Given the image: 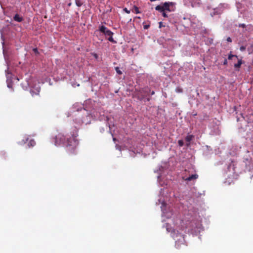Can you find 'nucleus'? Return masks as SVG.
Wrapping results in <instances>:
<instances>
[{"label": "nucleus", "instance_id": "f257e3e1", "mask_svg": "<svg viewBox=\"0 0 253 253\" xmlns=\"http://www.w3.org/2000/svg\"><path fill=\"white\" fill-rule=\"evenodd\" d=\"M53 139L55 145L63 144L66 146L67 150L70 154H76V149L79 142L74 133L67 136L62 133H59Z\"/></svg>", "mask_w": 253, "mask_h": 253}, {"label": "nucleus", "instance_id": "f03ea898", "mask_svg": "<svg viewBox=\"0 0 253 253\" xmlns=\"http://www.w3.org/2000/svg\"><path fill=\"white\" fill-rule=\"evenodd\" d=\"M176 3L173 2H165L161 5H158L155 7V10L159 12L164 11H168L169 12L174 11L175 10Z\"/></svg>", "mask_w": 253, "mask_h": 253}, {"label": "nucleus", "instance_id": "7ed1b4c3", "mask_svg": "<svg viewBox=\"0 0 253 253\" xmlns=\"http://www.w3.org/2000/svg\"><path fill=\"white\" fill-rule=\"evenodd\" d=\"M99 30L100 32L104 34L106 37H109L108 40L112 42L116 43V42L113 38V33L107 29L105 26L102 25L99 27Z\"/></svg>", "mask_w": 253, "mask_h": 253}, {"label": "nucleus", "instance_id": "20e7f679", "mask_svg": "<svg viewBox=\"0 0 253 253\" xmlns=\"http://www.w3.org/2000/svg\"><path fill=\"white\" fill-rule=\"evenodd\" d=\"M198 174H192L190 176H189L187 178H186L185 179V180L188 181H191V180H192L193 179H196L198 178Z\"/></svg>", "mask_w": 253, "mask_h": 253}, {"label": "nucleus", "instance_id": "39448f33", "mask_svg": "<svg viewBox=\"0 0 253 253\" xmlns=\"http://www.w3.org/2000/svg\"><path fill=\"white\" fill-rule=\"evenodd\" d=\"M13 19L15 21L21 22L23 21V18L22 17H20L19 14H16L13 17Z\"/></svg>", "mask_w": 253, "mask_h": 253}, {"label": "nucleus", "instance_id": "423d86ee", "mask_svg": "<svg viewBox=\"0 0 253 253\" xmlns=\"http://www.w3.org/2000/svg\"><path fill=\"white\" fill-rule=\"evenodd\" d=\"M242 64V60L241 59L239 60L238 63L234 64V67L236 69L237 71H239V69L240 68Z\"/></svg>", "mask_w": 253, "mask_h": 253}, {"label": "nucleus", "instance_id": "0eeeda50", "mask_svg": "<svg viewBox=\"0 0 253 253\" xmlns=\"http://www.w3.org/2000/svg\"><path fill=\"white\" fill-rule=\"evenodd\" d=\"M132 11L133 12L135 13L136 14H138V13H141L139 9V8L135 5L133 6V8L132 9Z\"/></svg>", "mask_w": 253, "mask_h": 253}, {"label": "nucleus", "instance_id": "6e6552de", "mask_svg": "<svg viewBox=\"0 0 253 253\" xmlns=\"http://www.w3.org/2000/svg\"><path fill=\"white\" fill-rule=\"evenodd\" d=\"M36 145V142L34 140L31 139L28 142L29 147H34Z\"/></svg>", "mask_w": 253, "mask_h": 253}, {"label": "nucleus", "instance_id": "1a4fd4ad", "mask_svg": "<svg viewBox=\"0 0 253 253\" xmlns=\"http://www.w3.org/2000/svg\"><path fill=\"white\" fill-rule=\"evenodd\" d=\"M193 137V136L192 135H188L185 137V140L187 142H190L192 140Z\"/></svg>", "mask_w": 253, "mask_h": 253}, {"label": "nucleus", "instance_id": "9d476101", "mask_svg": "<svg viewBox=\"0 0 253 253\" xmlns=\"http://www.w3.org/2000/svg\"><path fill=\"white\" fill-rule=\"evenodd\" d=\"M76 4L78 6L80 7L83 4V2L81 0H75Z\"/></svg>", "mask_w": 253, "mask_h": 253}, {"label": "nucleus", "instance_id": "9b49d317", "mask_svg": "<svg viewBox=\"0 0 253 253\" xmlns=\"http://www.w3.org/2000/svg\"><path fill=\"white\" fill-rule=\"evenodd\" d=\"M115 70H116V72H117L119 75H121V74H122V71L120 70L119 67H115Z\"/></svg>", "mask_w": 253, "mask_h": 253}, {"label": "nucleus", "instance_id": "f8f14e48", "mask_svg": "<svg viewBox=\"0 0 253 253\" xmlns=\"http://www.w3.org/2000/svg\"><path fill=\"white\" fill-rule=\"evenodd\" d=\"M178 144L180 147L183 146L184 145L183 141L182 140H179L178 141Z\"/></svg>", "mask_w": 253, "mask_h": 253}, {"label": "nucleus", "instance_id": "ddd939ff", "mask_svg": "<svg viewBox=\"0 0 253 253\" xmlns=\"http://www.w3.org/2000/svg\"><path fill=\"white\" fill-rule=\"evenodd\" d=\"M175 90L177 92H178V93H181L183 91V89L179 87H176Z\"/></svg>", "mask_w": 253, "mask_h": 253}, {"label": "nucleus", "instance_id": "4468645a", "mask_svg": "<svg viewBox=\"0 0 253 253\" xmlns=\"http://www.w3.org/2000/svg\"><path fill=\"white\" fill-rule=\"evenodd\" d=\"M236 57V58H238V56L237 55H233L232 54H230L229 55H228V59L229 60H231L232 59V57Z\"/></svg>", "mask_w": 253, "mask_h": 253}, {"label": "nucleus", "instance_id": "2eb2a0df", "mask_svg": "<svg viewBox=\"0 0 253 253\" xmlns=\"http://www.w3.org/2000/svg\"><path fill=\"white\" fill-rule=\"evenodd\" d=\"M166 11H164L163 12H161V13H162V15L163 17L166 18V17H168V14L166 13V12H165Z\"/></svg>", "mask_w": 253, "mask_h": 253}, {"label": "nucleus", "instance_id": "dca6fc26", "mask_svg": "<svg viewBox=\"0 0 253 253\" xmlns=\"http://www.w3.org/2000/svg\"><path fill=\"white\" fill-rule=\"evenodd\" d=\"M123 10H124V11H125V12H126V13H127V14H129V13H130V10H128L126 7L124 8L123 9Z\"/></svg>", "mask_w": 253, "mask_h": 253}, {"label": "nucleus", "instance_id": "f3484780", "mask_svg": "<svg viewBox=\"0 0 253 253\" xmlns=\"http://www.w3.org/2000/svg\"><path fill=\"white\" fill-rule=\"evenodd\" d=\"M246 47L244 46H241L240 47V50L241 51H244L246 50Z\"/></svg>", "mask_w": 253, "mask_h": 253}, {"label": "nucleus", "instance_id": "a211bd4d", "mask_svg": "<svg viewBox=\"0 0 253 253\" xmlns=\"http://www.w3.org/2000/svg\"><path fill=\"white\" fill-rule=\"evenodd\" d=\"M150 27V25H145L144 26V28L145 29H148Z\"/></svg>", "mask_w": 253, "mask_h": 253}, {"label": "nucleus", "instance_id": "6ab92c4d", "mask_svg": "<svg viewBox=\"0 0 253 253\" xmlns=\"http://www.w3.org/2000/svg\"><path fill=\"white\" fill-rule=\"evenodd\" d=\"M227 60L226 59H225L223 61V65H226L227 64Z\"/></svg>", "mask_w": 253, "mask_h": 253}, {"label": "nucleus", "instance_id": "aec40b11", "mask_svg": "<svg viewBox=\"0 0 253 253\" xmlns=\"http://www.w3.org/2000/svg\"><path fill=\"white\" fill-rule=\"evenodd\" d=\"M239 26L240 27H242L243 28H245L246 27V25L245 24H241L239 25Z\"/></svg>", "mask_w": 253, "mask_h": 253}, {"label": "nucleus", "instance_id": "412c9836", "mask_svg": "<svg viewBox=\"0 0 253 253\" xmlns=\"http://www.w3.org/2000/svg\"><path fill=\"white\" fill-rule=\"evenodd\" d=\"M227 41L228 42H232V40H231V39L230 37H228L227 39Z\"/></svg>", "mask_w": 253, "mask_h": 253}, {"label": "nucleus", "instance_id": "4be33fe9", "mask_svg": "<svg viewBox=\"0 0 253 253\" xmlns=\"http://www.w3.org/2000/svg\"><path fill=\"white\" fill-rule=\"evenodd\" d=\"M159 24H160L159 27H160V28H161V26H162V22H160V23H159Z\"/></svg>", "mask_w": 253, "mask_h": 253}, {"label": "nucleus", "instance_id": "5701e85b", "mask_svg": "<svg viewBox=\"0 0 253 253\" xmlns=\"http://www.w3.org/2000/svg\"><path fill=\"white\" fill-rule=\"evenodd\" d=\"M155 94V92L154 91H152L151 92V95H153Z\"/></svg>", "mask_w": 253, "mask_h": 253}, {"label": "nucleus", "instance_id": "b1692460", "mask_svg": "<svg viewBox=\"0 0 253 253\" xmlns=\"http://www.w3.org/2000/svg\"><path fill=\"white\" fill-rule=\"evenodd\" d=\"M94 57H95V58H97V54H94Z\"/></svg>", "mask_w": 253, "mask_h": 253}, {"label": "nucleus", "instance_id": "393cba45", "mask_svg": "<svg viewBox=\"0 0 253 253\" xmlns=\"http://www.w3.org/2000/svg\"><path fill=\"white\" fill-rule=\"evenodd\" d=\"M7 86H8V87H11V85H10V84H8V85H7Z\"/></svg>", "mask_w": 253, "mask_h": 253}, {"label": "nucleus", "instance_id": "a878e982", "mask_svg": "<svg viewBox=\"0 0 253 253\" xmlns=\"http://www.w3.org/2000/svg\"><path fill=\"white\" fill-rule=\"evenodd\" d=\"M116 140V139L115 138H113V141H115Z\"/></svg>", "mask_w": 253, "mask_h": 253}, {"label": "nucleus", "instance_id": "bb28decb", "mask_svg": "<svg viewBox=\"0 0 253 253\" xmlns=\"http://www.w3.org/2000/svg\"><path fill=\"white\" fill-rule=\"evenodd\" d=\"M71 3H69V4H68V5H69V6H70V5H71Z\"/></svg>", "mask_w": 253, "mask_h": 253}]
</instances>
